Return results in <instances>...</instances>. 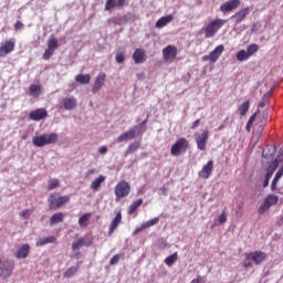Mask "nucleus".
I'll return each instance as SVG.
<instances>
[{"label":"nucleus","mask_w":283,"mask_h":283,"mask_svg":"<svg viewBox=\"0 0 283 283\" xmlns=\"http://www.w3.org/2000/svg\"><path fill=\"white\" fill-rule=\"evenodd\" d=\"M65 220V214L63 212H56L50 218V224L51 227H54V224H59Z\"/></svg>","instance_id":"obj_24"},{"label":"nucleus","mask_w":283,"mask_h":283,"mask_svg":"<svg viewBox=\"0 0 283 283\" xmlns=\"http://www.w3.org/2000/svg\"><path fill=\"white\" fill-rule=\"evenodd\" d=\"M83 244H85V239L81 238L75 240L72 244L73 251H78V249H83Z\"/></svg>","instance_id":"obj_36"},{"label":"nucleus","mask_w":283,"mask_h":283,"mask_svg":"<svg viewBox=\"0 0 283 283\" xmlns=\"http://www.w3.org/2000/svg\"><path fill=\"white\" fill-rule=\"evenodd\" d=\"M161 191H163V195H164V196H167V188H165V187L161 188Z\"/></svg>","instance_id":"obj_62"},{"label":"nucleus","mask_w":283,"mask_h":283,"mask_svg":"<svg viewBox=\"0 0 283 283\" xmlns=\"http://www.w3.org/2000/svg\"><path fill=\"white\" fill-rule=\"evenodd\" d=\"M90 218H92V213H85L82 217H80L78 224H80L81 229H85V227H87V224H90Z\"/></svg>","instance_id":"obj_30"},{"label":"nucleus","mask_w":283,"mask_h":283,"mask_svg":"<svg viewBox=\"0 0 283 283\" xmlns=\"http://www.w3.org/2000/svg\"><path fill=\"white\" fill-rule=\"evenodd\" d=\"M56 238L54 237H45L36 241L35 247H45V244H52Z\"/></svg>","instance_id":"obj_28"},{"label":"nucleus","mask_w":283,"mask_h":283,"mask_svg":"<svg viewBox=\"0 0 283 283\" xmlns=\"http://www.w3.org/2000/svg\"><path fill=\"white\" fill-rule=\"evenodd\" d=\"M119 260H120V255H119V254H115V255L111 259V261H109L111 266H114V265L118 264Z\"/></svg>","instance_id":"obj_48"},{"label":"nucleus","mask_w":283,"mask_h":283,"mask_svg":"<svg viewBox=\"0 0 283 283\" xmlns=\"http://www.w3.org/2000/svg\"><path fill=\"white\" fill-rule=\"evenodd\" d=\"M29 118L35 122L44 120V118H48V111L45 108H38L35 111H32L29 114Z\"/></svg>","instance_id":"obj_14"},{"label":"nucleus","mask_w":283,"mask_h":283,"mask_svg":"<svg viewBox=\"0 0 283 283\" xmlns=\"http://www.w3.org/2000/svg\"><path fill=\"white\" fill-rule=\"evenodd\" d=\"M103 182H105V176L99 175L97 178H95L92 181L91 189H93V191H98V189H101V185H103Z\"/></svg>","instance_id":"obj_25"},{"label":"nucleus","mask_w":283,"mask_h":283,"mask_svg":"<svg viewBox=\"0 0 283 283\" xmlns=\"http://www.w3.org/2000/svg\"><path fill=\"white\" fill-rule=\"evenodd\" d=\"M140 205H143V199H142V198L135 200V201L129 206L128 213H134V211H136V209H138V207H140Z\"/></svg>","instance_id":"obj_37"},{"label":"nucleus","mask_w":283,"mask_h":283,"mask_svg":"<svg viewBox=\"0 0 283 283\" xmlns=\"http://www.w3.org/2000/svg\"><path fill=\"white\" fill-rule=\"evenodd\" d=\"M265 203L269 205V207H273V205H277V196L270 195L264 200Z\"/></svg>","instance_id":"obj_38"},{"label":"nucleus","mask_w":283,"mask_h":283,"mask_svg":"<svg viewBox=\"0 0 283 283\" xmlns=\"http://www.w3.org/2000/svg\"><path fill=\"white\" fill-rule=\"evenodd\" d=\"M227 23V20L222 19H216L208 23V25L205 29V36L206 39H213L216 34H218V31Z\"/></svg>","instance_id":"obj_2"},{"label":"nucleus","mask_w":283,"mask_h":283,"mask_svg":"<svg viewBox=\"0 0 283 283\" xmlns=\"http://www.w3.org/2000/svg\"><path fill=\"white\" fill-rule=\"evenodd\" d=\"M116 63H125V53L119 52L115 55Z\"/></svg>","instance_id":"obj_45"},{"label":"nucleus","mask_w":283,"mask_h":283,"mask_svg":"<svg viewBox=\"0 0 283 283\" xmlns=\"http://www.w3.org/2000/svg\"><path fill=\"white\" fill-rule=\"evenodd\" d=\"M49 202L51 209H59V207H63V205L70 202V196L56 197V195H51Z\"/></svg>","instance_id":"obj_8"},{"label":"nucleus","mask_w":283,"mask_h":283,"mask_svg":"<svg viewBox=\"0 0 283 283\" xmlns=\"http://www.w3.org/2000/svg\"><path fill=\"white\" fill-rule=\"evenodd\" d=\"M14 51V42L12 41H6L1 46H0V56H8L10 52Z\"/></svg>","instance_id":"obj_19"},{"label":"nucleus","mask_w":283,"mask_h":283,"mask_svg":"<svg viewBox=\"0 0 283 283\" xmlns=\"http://www.w3.org/2000/svg\"><path fill=\"white\" fill-rule=\"evenodd\" d=\"M178 54V48L174 46V45H168L163 50V56H164V61H166L167 63L174 61V59H176Z\"/></svg>","instance_id":"obj_13"},{"label":"nucleus","mask_w":283,"mask_h":283,"mask_svg":"<svg viewBox=\"0 0 283 283\" xmlns=\"http://www.w3.org/2000/svg\"><path fill=\"white\" fill-rule=\"evenodd\" d=\"M56 187H59V179H51L49 181L48 190L52 191V189H56Z\"/></svg>","instance_id":"obj_43"},{"label":"nucleus","mask_w":283,"mask_h":283,"mask_svg":"<svg viewBox=\"0 0 283 283\" xmlns=\"http://www.w3.org/2000/svg\"><path fill=\"white\" fill-rule=\"evenodd\" d=\"M12 271H14V261L0 256V277L8 280L12 275Z\"/></svg>","instance_id":"obj_3"},{"label":"nucleus","mask_w":283,"mask_h":283,"mask_svg":"<svg viewBox=\"0 0 283 283\" xmlns=\"http://www.w3.org/2000/svg\"><path fill=\"white\" fill-rule=\"evenodd\" d=\"M46 45L48 49L43 54V59L44 61H50V59L54 56V51L59 49V40L54 35H51L46 42Z\"/></svg>","instance_id":"obj_6"},{"label":"nucleus","mask_w":283,"mask_h":283,"mask_svg":"<svg viewBox=\"0 0 283 283\" xmlns=\"http://www.w3.org/2000/svg\"><path fill=\"white\" fill-rule=\"evenodd\" d=\"M114 191L116 196V201L118 202V200H120L122 198H127V196H129V192L132 191V187L127 181H119L115 186Z\"/></svg>","instance_id":"obj_5"},{"label":"nucleus","mask_w":283,"mask_h":283,"mask_svg":"<svg viewBox=\"0 0 283 283\" xmlns=\"http://www.w3.org/2000/svg\"><path fill=\"white\" fill-rule=\"evenodd\" d=\"M202 276L198 275L197 279H193L190 283H202Z\"/></svg>","instance_id":"obj_53"},{"label":"nucleus","mask_w":283,"mask_h":283,"mask_svg":"<svg viewBox=\"0 0 283 283\" xmlns=\"http://www.w3.org/2000/svg\"><path fill=\"white\" fill-rule=\"evenodd\" d=\"M30 96H33L34 98H39L41 96V86L36 84H32L29 87Z\"/></svg>","instance_id":"obj_29"},{"label":"nucleus","mask_w":283,"mask_h":283,"mask_svg":"<svg viewBox=\"0 0 283 283\" xmlns=\"http://www.w3.org/2000/svg\"><path fill=\"white\" fill-rule=\"evenodd\" d=\"M125 1L127 0H117V8H123V6H125Z\"/></svg>","instance_id":"obj_58"},{"label":"nucleus","mask_w":283,"mask_h":283,"mask_svg":"<svg viewBox=\"0 0 283 283\" xmlns=\"http://www.w3.org/2000/svg\"><path fill=\"white\" fill-rule=\"evenodd\" d=\"M171 21H174V15L168 14L157 20L155 28H165V25H167L168 23H171Z\"/></svg>","instance_id":"obj_23"},{"label":"nucleus","mask_w":283,"mask_h":283,"mask_svg":"<svg viewBox=\"0 0 283 283\" xmlns=\"http://www.w3.org/2000/svg\"><path fill=\"white\" fill-rule=\"evenodd\" d=\"M270 180H271V179H269V178L265 177L264 182H263V187H266V186L269 185V181H270Z\"/></svg>","instance_id":"obj_61"},{"label":"nucleus","mask_w":283,"mask_h":283,"mask_svg":"<svg viewBox=\"0 0 283 283\" xmlns=\"http://www.w3.org/2000/svg\"><path fill=\"white\" fill-rule=\"evenodd\" d=\"M30 216H32V210H23L22 212H20V217L23 218L24 220H28V218H30Z\"/></svg>","instance_id":"obj_47"},{"label":"nucleus","mask_w":283,"mask_h":283,"mask_svg":"<svg viewBox=\"0 0 283 283\" xmlns=\"http://www.w3.org/2000/svg\"><path fill=\"white\" fill-rule=\"evenodd\" d=\"M160 222V218L156 217L154 219H150L146 222H143L139 227L135 229V233H140V231H144V229H149L150 227H155V224H158Z\"/></svg>","instance_id":"obj_18"},{"label":"nucleus","mask_w":283,"mask_h":283,"mask_svg":"<svg viewBox=\"0 0 283 283\" xmlns=\"http://www.w3.org/2000/svg\"><path fill=\"white\" fill-rule=\"evenodd\" d=\"M98 153L99 154H106L107 153V146L99 147Z\"/></svg>","instance_id":"obj_54"},{"label":"nucleus","mask_w":283,"mask_h":283,"mask_svg":"<svg viewBox=\"0 0 283 283\" xmlns=\"http://www.w3.org/2000/svg\"><path fill=\"white\" fill-rule=\"evenodd\" d=\"M258 114H260V111H256V112L250 117V119L248 120V124H247V132H251V127H252L253 123H255V117L258 116Z\"/></svg>","instance_id":"obj_41"},{"label":"nucleus","mask_w":283,"mask_h":283,"mask_svg":"<svg viewBox=\"0 0 283 283\" xmlns=\"http://www.w3.org/2000/svg\"><path fill=\"white\" fill-rule=\"evenodd\" d=\"M266 253L262 251H254L247 254V260H251L254 262V264H256V266H260L262 262L266 261Z\"/></svg>","instance_id":"obj_10"},{"label":"nucleus","mask_w":283,"mask_h":283,"mask_svg":"<svg viewBox=\"0 0 283 283\" xmlns=\"http://www.w3.org/2000/svg\"><path fill=\"white\" fill-rule=\"evenodd\" d=\"M277 165H280V163L277 161V159H275L269 165L268 171H272L273 174H275V169H277Z\"/></svg>","instance_id":"obj_44"},{"label":"nucleus","mask_w":283,"mask_h":283,"mask_svg":"<svg viewBox=\"0 0 283 283\" xmlns=\"http://www.w3.org/2000/svg\"><path fill=\"white\" fill-rule=\"evenodd\" d=\"M258 30V24H253L252 32H255Z\"/></svg>","instance_id":"obj_63"},{"label":"nucleus","mask_w":283,"mask_h":283,"mask_svg":"<svg viewBox=\"0 0 283 283\" xmlns=\"http://www.w3.org/2000/svg\"><path fill=\"white\" fill-rule=\"evenodd\" d=\"M143 133L135 126L129 130L123 133L117 137V143H127L128 140H133V138H138Z\"/></svg>","instance_id":"obj_7"},{"label":"nucleus","mask_w":283,"mask_h":283,"mask_svg":"<svg viewBox=\"0 0 283 283\" xmlns=\"http://www.w3.org/2000/svg\"><path fill=\"white\" fill-rule=\"evenodd\" d=\"M263 157H264V158H268V156H266V149H263Z\"/></svg>","instance_id":"obj_64"},{"label":"nucleus","mask_w":283,"mask_h":283,"mask_svg":"<svg viewBox=\"0 0 283 283\" xmlns=\"http://www.w3.org/2000/svg\"><path fill=\"white\" fill-rule=\"evenodd\" d=\"M269 209H271V206H269L268 203H265V201L259 207L258 209V213L259 216H263V213H266V211H269Z\"/></svg>","instance_id":"obj_42"},{"label":"nucleus","mask_w":283,"mask_h":283,"mask_svg":"<svg viewBox=\"0 0 283 283\" xmlns=\"http://www.w3.org/2000/svg\"><path fill=\"white\" fill-rule=\"evenodd\" d=\"M133 60L136 64H140L145 61V51L143 49H137L133 53Z\"/></svg>","instance_id":"obj_22"},{"label":"nucleus","mask_w":283,"mask_h":283,"mask_svg":"<svg viewBox=\"0 0 283 283\" xmlns=\"http://www.w3.org/2000/svg\"><path fill=\"white\" fill-rule=\"evenodd\" d=\"M202 61H210L211 62V54L202 56Z\"/></svg>","instance_id":"obj_60"},{"label":"nucleus","mask_w":283,"mask_h":283,"mask_svg":"<svg viewBox=\"0 0 283 283\" xmlns=\"http://www.w3.org/2000/svg\"><path fill=\"white\" fill-rule=\"evenodd\" d=\"M29 254H30V244L24 243L20 248H18L15 252V258L18 260H25V258H28Z\"/></svg>","instance_id":"obj_17"},{"label":"nucleus","mask_w":283,"mask_h":283,"mask_svg":"<svg viewBox=\"0 0 283 283\" xmlns=\"http://www.w3.org/2000/svg\"><path fill=\"white\" fill-rule=\"evenodd\" d=\"M175 262H178V252H175L165 259V264H167V266H174Z\"/></svg>","instance_id":"obj_35"},{"label":"nucleus","mask_w":283,"mask_h":283,"mask_svg":"<svg viewBox=\"0 0 283 283\" xmlns=\"http://www.w3.org/2000/svg\"><path fill=\"white\" fill-rule=\"evenodd\" d=\"M280 179H276L275 177L273 178L272 180V184H271V189L272 191H275V189H277V182H279Z\"/></svg>","instance_id":"obj_50"},{"label":"nucleus","mask_w":283,"mask_h":283,"mask_svg":"<svg viewBox=\"0 0 283 283\" xmlns=\"http://www.w3.org/2000/svg\"><path fill=\"white\" fill-rule=\"evenodd\" d=\"M283 176V168H280L277 170V172L275 174L274 178H276V180H280V178H282Z\"/></svg>","instance_id":"obj_52"},{"label":"nucleus","mask_w":283,"mask_h":283,"mask_svg":"<svg viewBox=\"0 0 283 283\" xmlns=\"http://www.w3.org/2000/svg\"><path fill=\"white\" fill-rule=\"evenodd\" d=\"M251 59V55L248 54L247 50H240L237 53V61H240V63H242V61H249Z\"/></svg>","instance_id":"obj_33"},{"label":"nucleus","mask_w":283,"mask_h":283,"mask_svg":"<svg viewBox=\"0 0 283 283\" xmlns=\"http://www.w3.org/2000/svg\"><path fill=\"white\" fill-rule=\"evenodd\" d=\"M218 220H219V223H220V224H224V222H227V212L223 211V212L219 216Z\"/></svg>","instance_id":"obj_49"},{"label":"nucleus","mask_w":283,"mask_h":283,"mask_svg":"<svg viewBox=\"0 0 283 283\" xmlns=\"http://www.w3.org/2000/svg\"><path fill=\"white\" fill-rule=\"evenodd\" d=\"M222 52H224V45L220 44L216 46V49L210 52L211 63H216L220 56H222Z\"/></svg>","instance_id":"obj_21"},{"label":"nucleus","mask_w":283,"mask_h":283,"mask_svg":"<svg viewBox=\"0 0 283 283\" xmlns=\"http://www.w3.org/2000/svg\"><path fill=\"white\" fill-rule=\"evenodd\" d=\"M76 105H78V101H76V97H64L60 103V109H66L67 112H70L72 109H76Z\"/></svg>","instance_id":"obj_11"},{"label":"nucleus","mask_w":283,"mask_h":283,"mask_svg":"<svg viewBox=\"0 0 283 283\" xmlns=\"http://www.w3.org/2000/svg\"><path fill=\"white\" fill-rule=\"evenodd\" d=\"M249 14V8L242 9L232 15V19L235 20V23H242V20Z\"/></svg>","instance_id":"obj_26"},{"label":"nucleus","mask_w":283,"mask_h":283,"mask_svg":"<svg viewBox=\"0 0 283 283\" xmlns=\"http://www.w3.org/2000/svg\"><path fill=\"white\" fill-rule=\"evenodd\" d=\"M75 81L80 83V85H87L90 81H92V76H90V74H78L75 76Z\"/></svg>","instance_id":"obj_27"},{"label":"nucleus","mask_w":283,"mask_h":283,"mask_svg":"<svg viewBox=\"0 0 283 283\" xmlns=\"http://www.w3.org/2000/svg\"><path fill=\"white\" fill-rule=\"evenodd\" d=\"M140 147V142H134L129 144L128 148L125 151V156H129V154H134V151L138 150Z\"/></svg>","instance_id":"obj_32"},{"label":"nucleus","mask_w":283,"mask_h":283,"mask_svg":"<svg viewBox=\"0 0 283 283\" xmlns=\"http://www.w3.org/2000/svg\"><path fill=\"white\" fill-rule=\"evenodd\" d=\"M240 0H229L220 6L221 12H231V10H235V8H239Z\"/></svg>","instance_id":"obj_16"},{"label":"nucleus","mask_w":283,"mask_h":283,"mask_svg":"<svg viewBox=\"0 0 283 283\" xmlns=\"http://www.w3.org/2000/svg\"><path fill=\"white\" fill-rule=\"evenodd\" d=\"M249 107H251V102L245 101L239 106V114L240 116H245L247 112H249Z\"/></svg>","instance_id":"obj_31"},{"label":"nucleus","mask_w":283,"mask_h":283,"mask_svg":"<svg viewBox=\"0 0 283 283\" xmlns=\"http://www.w3.org/2000/svg\"><path fill=\"white\" fill-rule=\"evenodd\" d=\"M24 24L21 21L15 22L14 30H23Z\"/></svg>","instance_id":"obj_51"},{"label":"nucleus","mask_w":283,"mask_h":283,"mask_svg":"<svg viewBox=\"0 0 283 283\" xmlns=\"http://www.w3.org/2000/svg\"><path fill=\"white\" fill-rule=\"evenodd\" d=\"M258 50H259L258 44H250L248 45L245 52H248L249 56H253L255 52H258Z\"/></svg>","instance_id":"obj_40"},{"label":"nucleus","mask_w":283,"mask_h":283,"mask_svg":"<svg viewBox=\"0 0 283 283\" xmlns=\"http://www.w3.org/2000/svg\"><path fill=\"white\" fill-rule=\"evenodd\" d=\"M78 265L71 266L64 272V277H74L78 273Z\"/></svg>","instance_id":"obj_34"},{"label":"nucleus","mask_w":283,"mask_h":283,"mask_svg":"<svg viewBox=\"0 0 283 283\" xmlns=\"http://www.w3.org/2000/svg\"><path fill=\"white\" fill-rule=\"evenodd\" d=\"M123 220V214L120 212H117L113 221L111 222L109 230H108V235H112L116 229H118V226L120 224Z\"/></svg>","instance_id":"obj_20"},{"label":"nucleus","mask_w":283,"mask_h":283,"mask_svg":"<svg viewBox=\"0 0 283 283\" xmlns=\"http://www.w3.org/2000/svg\"><path fill=\"white\" fill-rule=\"evenodd\" d=\"M272 176H273V171L266 169L265 178L271 180Z\"/></svg>","instance_id":"obj_59"},{"label":"nucleus","mask_w":283,"mask_h":283,"mask_svg":"<svg viewBox=\"0 0 283 283\" xmlns=\"http://www.w3.org/2000/svg\"><path fill=\"white\" fill-rule=\"evenodd\" d=\"M200 125V119H196L191 126V129H196Z\"/></svg>","instance_id":"obj_57"},{"label":"nucleus","mask_w":283,"mask_h":283,"mask_svg":"<svg viewBox=\"0 0 283 283\" xmlns=\"http://www.w3.org/2000/svg\"><path fill=\"white\" fill-rule=\"evenodd\" d=\"M266 98L263 97L262 102L259 103V107H266Z\"/></svg>","instance_id":"obj_55"},{"label":"nucleus","mask_w":283,"mask_h":283,"mask_svg":"<svg viewBox=\"0 0 283 283\" xmlns=\"http://www.w3.org/2000/svg\"><path fill=\"white\" fill-rule=\"evenodd\" d=\"M114 8H118V3L116 2V0H107L105 3L106 12H109V10H114Z\"/></svg>","instance_id":"obj_39"},{"label":"nucleus","mask_w":283,"mask_h":283,"mask_svg":"<svg viewBox=\"0 0 283 283\" xmlns=\"http://www.w3.org/2000/svg\"><path fill=\"white\" fill-rule=\"evenodd\" d=\"M243 266L244 269H251V266H253V263L244 261Z\"/></svg>","instance_id":"obj_56"},{"label":"nucleus","mask_w":283,"mask_h":283,"mask_svg":"<svg viewBox=\"0 0 283 283\" xmlns=\"http://www.w3.org/2000/svg\"><path fill=\"white\" fill-rule=\"evenodd\" d=\"M195 140L198 149H200V151H205V149H207V140H209V130L205 129L202 134L196 133Z\"/></svg>","instance_id":"obj_9"},{"label":"nucleus","mask_w":283,"mask_h":283,"mask_svg":"<svg viewBox=\"0 0 283 283\" xmlns=\"http://www.w3.org/2000/svg\"><path fill=\"white\" fill-rule=\"evenodd\" d=\"M59 140V134L51 133V134H42L34 136L32 139V144L34 147H45L48 145H54Z\"/></svg>","instance_id":"obj_1"},{"label":"nucleus","mask_w":283,"mask_h":283,"mask_svg":"<svg viewBox=\"0 0 283 283\" xmlns=\"http://www.w3.org/2000/svg\"><path fill=\"white\" fill-rule=\"evenodd\" d=\"M213 171V160H209L207 165L202 167V169L199 171L198 176L199 178H203L205 180L209 179V176H211V172Z\"/></svg>","instance_id":"obj_15"},{"label":"nucleus","mask_w":283,"mask_h":283,"mask_svg":"<svg viewBox=\"0 0 283 283\" xmlns=\"http://www.w3.org/2000/svg\"><path fill=\"white\" fill-rule=\"evenodd\" d=\"M145 125H147V119H144L140 124L136 125L135 127H136L142 134H145Z\"/></svg>","instance_id":"obj_46"},{"label":"nucleus","mask_w":283,"mask_h":283,"mask_svg":"<svg viewBox=\"0 0 283 283\" xmlns=\"http://www.w3.org/2000/svg\"><path fill=\"white\" fill-rule=\"evenodd\" d=\"M107 80V74L104 72H101L96 77L95 82L92 87V93L97 94V92H101L103 90V86L105 85V81Z\"/></svg>","instance_id":"obj_12"},{"label":"nucleus","mask_w":283,"mask_h":283,"mask_svg":"<svg viewBox=\"0 0 283 283\" xmlns=\"http://www.w3.org/2000/svg\"><path fill=\"white\" fill-rule=\"evenodd\" d=\"M189 147V140L187 138H179L170 149L171 156H181V154H185Z\"/></svg>","instance_id":"obj_4"}]
</instances>
